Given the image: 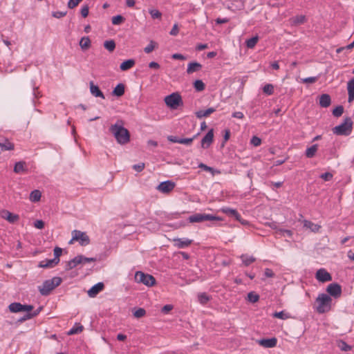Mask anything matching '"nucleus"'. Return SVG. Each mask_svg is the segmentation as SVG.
<instances>
[{
    "instance_id": "dca6fc26",
    "label": "nucleus",
    "mask_w": 354,
    "mask_h": 354,
    "mask_svg": "<svg viewBox=\"0 0 354 354\" xmlns=\"http://www.w3.org/2000/svg\"><path fill=\"white\" fill-rule=\"evenodd\" d=\"M0 216L10 223H15L19 218V215L12 214L6 209H3L0 212Z\"/></svg>"
},
{
    "instance_id": "f03ea898",
    "label": "nucleus",
    "mask_w": 354,
    "mask_h": 354,
    "mask_svg": "<svg viewBox=\"0 0 354 354\" xmlns=\"http://www.w3.org/2000/svg\"><path fill=\"white\" fill-rule=\"evenodd\" d=\"M333 306L332 298L326 293H321L315 299L314 309L319 314L329 312Z\"/></svg>"
},
{
    "instance_id": "393cba45",
    "label": "nucleus",
    "mask_w": 354,
    "mask_h": 354,
    "mask_svg": "<svg viewBox=\"0 0 354 354\" xmlns=\"http://www.w3.org/2000/svg\"><path fill=\"white\" fill-rule=\"evenodd\" d=\"M216 111V109L214 107H209L206 110H200L196 112V116L198 118H202L203 117H207L210 114Z\"/></svg>"
},
{
    "instance_id": "b1692460",
    "label": "nucleus",
    "mask_w": 354,
    "mask_h": 354,
    "mask_svg": "<svg viewBox=\"0 0 354 354\" xmlns=\"http://www.w3.org/2000/svg\"><path fill=\"white\" fill-rule=\"evenodd\" d=\"M59 262H57V261L54 258L52 259H45L39 262V267L53 268Z\"/></svg>"
},
{
    "instance_id": "0e129e2a",
    "label": "nucleus",
    "mask_w": 354,
    "mask_h": 354,
    "mask_svg": "<svg viewBox=\"0 0 354 354\" xmlns=\"http://www.w3.org/2000/svg\"><path fill=\"white\" fill-rule=\"evenodd\" d=\"M32 88H33V95L35 96V97L37 98L39 97V92L37 91V87H36L35 86V83L32 81Z\"/></svg>"
},
{
    "instance_id": "ea45409f",
    "label": "nucleus",
    "mask_w": 354,
    "mask_h": 354,
    "mask_svg": "<svg viewBox=\"0 0 354 354\" xmlns=\"http://www.w3.org/2000/svg\"><path fill=\"white\" fill-rule=\"evenodd\" d=\"M263 91L268 95H272L274 93V86L271 84H267L263 86Z\"/></svg>"
},
{
    "instance_id": "774afa93",
    "label": "nucleus",
    "mask_w": 354,
    "mask_h": 354,
    "mask_svg": "<svg viewBox=\"0 0 354 354\" xmlns=\"http://www.w3.org/2000/svg\"><path fill=\"white\" fill-rule=\"evenodd\" d=\"M230 21V19L228 18H217L216 19V23L217 24H225V23H227L228 21Z\"/></svg>"
},
{
    "instance_id": "680f3d73",
    "label": "nucleus",
    "mask_w": 354,
    "mask_h": 354,
    "mask_svg": "<svg viewBox=\"0 0 354 354\" xmlns=\"http://www.w3.org/2000/svg\"><path fill=\"white\" fill-rule=\"evenodd\" d=\"M32 318H33L32 315H31L30 311H29V312H26V314L25 315H24L22 317H21L19 321V322H24V321H26L28 319H30Z\"/></svg>"
},
{
    "instance_id": "a19ab883",
    "label": "nucleus",
    "mask_w": 354,
    "mask_h": 354,
    "mask_svg": "<svg viewBox=\"0 0 354 354\" xmlns=\"http://www.w3.org/2000/svg\"><path fill=\"white\" fill-rule=\"evenodd\" d=\"M343 113H344V107L342 105H339V106H336L333 110V115L335 117H340L343 114Z\"/></svg>"
},
{
    "instance_id": "4d7b16f0",
    "label": "nucleus",
    "mask_w": 354,
    "mask_h": 354,
    "mask_svg": "<svg viewBox=\"0 0 354 354\" xmlns=\"http://www.w3.org/2000/svg\"><path fill=\"white\" fill-rule=\"evenodd\" d=\"M198 167L201 169H203V170H205L206 171L213 172V171H214V169L212 167H209V166L205 165L204 163L199 164Z\"/></svg>"
},
{
    "instance_id": "8fccbe9b",
    "label": "nucleus",
    "mask_w": 354,
    "mask_h": 354,
    "mask_svg": "<svg viewBox=\"0 0 354 354\" xmlns=\"http://www.w3.org/2000/svg\"><path fill=\"white\" fill-rule=\"evenodd\" d=\"M252 145L254 147H258L261 143V140L257 136H253L250 140Z\"/></svg>"
},
{
    "instance_id": "2f4dec72",
    "label": "nucleus",
    "mask_w": 354,
    "mask_h": 354,
    "mask_svg": "<svg viewBox=\"0 0 354 354\" xmlns=\"http://www.w3.org/2000/svg\"><path fill=\"white\" fill-rule=\"evenodd\" d=\"M80 46L82 50L88 49L91 46V40L88 37H83L80 41Z\"/></svg>"
},
{
    "instance_id": "79ce46f5",
    "label": "nucleus",
    "mask_w": 354,
    "mask_h": 354,
    "mask_svg": "<svg viewBox=\"0 0 354 354\" xmlns=\"http://www.w3.org/2000/svg\"><path fill=\"white\" fill-rule=\"evenodd\" d=\"M248 299L251 303H255L259 301V296L253 292H250L248 294Z\"/></svg>"
},
{
    "instance_id": "13d9d810",
    "label": "nucleus",
    "mask_w": 354,
    "mask_h": 354,
    "mask_svg": "<svg viewBox=\"0 0 354 354\" xmlns=\"http://www.w3.org/2000/svg\"><path fill=\"white\" fill-rule=\"evenodd\" d=\"M173 309V306L171 304H167L164 306L162 308V313L165 314H167L169 311Z\"/></svg>"
},
{
    "instance_id": "6ab92c4d",
    "label": "nucleus",
    "mask_w": 354,
    "mask_h": 354,
    "mask_svg": "<svg viewBox=\"0 0 354 354\" xmlns=\"http://www.w3.org/2000/svg\"><path fill=\"white\" fill-rule=\"evenodd\" d=\"M104 287L102 282H99L93 286L88 290V295L90 297H95L100 292H101Z\"/></svg>"
},
{
    "instance_id": "f257e3e1",
    "label": "nucleus",
    "mask_w": 354,
    "mask_h": 354,
    "mask_svg": "<svg viewBox=\"0 0 354 354\" xmlns=\"http://www.w3.org/2000/svg\"><path fill=\"white\" fill-rule=\"evenodd\" d=\"M109 130L119 144L125 145L129 142V132L123 127L122 121H118L115 124L111 125Z\"/></svg>"
},
{
    "instance_id": "cd10ccee",
    "label": "nucleus",
    "mask_w": 354,
    "mask_h": 354,
    "mask_svg": "<svg viewBox=\"0 0 354 354\" xmlns=\"http://www.w3.org/2000/svg\"><path fill=\"white\" fill-rule=\"evenodd\" d=\"M124 93V85L122 83L118 84L112 91V95L117 97H121Z\"/></svg>"
},
{
    "instance_id": "69168bd1",
    "label": "nucleus",
    "mask_w": 354,
    "mask_h": 354,
    "mask_svg": "<svg viewBox=\"0 0 354 354\" xmlns=\"http://www.w3.org/2000/svg\"><path fill=\"white\" fill-rule=\"evenodd\" d=\"M232 117L235 118L242 119L244 117V115L241 111H236L232 113Z\"/></svg>"
},
{
    "instance_id": "bb28decb",
    "label": "nucleus",
    "mask_w": 354,
    "mask_h": 354,
    "mask_svg": "<svg viewBox=\"0 0 354 354\" xmlns=\"http://www.w3.org/2000/svg\"><path fill=\"white\" fill-rule=\"evenodd\" d=\"M242 263L244 266H248L256 261V259L253 256L244 254L240 257Z\"/></svg>"
},
{
    "instance_id": "6e6d98bb",
    "label": "nucleus",
    "mask_w": 354,
    "mask_h": 354,
    "mask_svg": "<svg viewBox=\"0 0 354 354\" xmlns=\"http://www.w3.org/2000/svg\"><path fill=\"white\" fill-rule=\"evenodd\" d=\"M133 169L135 171H136L138 172H140L145 168V164L144 163H139V164L134 165L133 166Z\"/></svg>"
},
{
    "instance_id": "e433bc0d",
    "label": "nucleus",
    "mask_w": 354,
    "mask_h": 354,
    "mask_svg": "<svg viewBox=\"0 0 354 354\" xmlns=\"http://www.w3.org/2000/svg\"><path fill=\"white\" fill-rule=\"evenodd\" d=\"M125 21V19L122 15H116L112 17L111 22L113 25H120Z\"/></svg>"
},
{
    "instance_id": "f8f14e48",
    "label": "nucleus",
    "mask_w": 354,
    "mask_h": 354,
    "mask_svg": "<svg viewBox=\"0 0 354 354\" xmlns=\"http://www.w3.org/2000/svg\"><path fill=\"white\" fill-rule=\"evenodd\" d=\"M316 279L320 283H326L332 281L331 274L325 269L320 268L315 273Z\"/></svg>"
},
{
    "instance_id": "de8ad7c7",
    "label": "nucleus",
    "mask_w": 354,
    "mask_h": 354,
    "mask_svg": "<svg viewBox=\"0 0 354 354\" xmlns=\"http://www.w3.org/2000/svg\"><path fill=\"white\" fill-rule=\"evenodd\" d=\"M62 250L59 247H55L54 249V259L57 262H59V257L62 255Z\"/></svg>"
},
{
    "instance_id": "37998d69",
    "label": "nucleus",
    "mask_w": 354,
    "mask_h": 354,
    "mask_svg": "<svg viewBox=\"0 0 354 354\" xmlns=\"http://www.w3.org/2000/svg\"><path fill=\"white\" fill-rule=\"evenodd\" d=\"M83 330V326L81 325L79 326H74L73 328H71L69 331L68 332V335H74L77 334L80 332H82Z\"/></svg>"
},
{
    "instance_id": "4c0bfd02",
    "label": "nucleus",
    "mask_w": 354,
    "mask_h": 354,
    "mask_svg": "<svg viewBox=\"0 0 354 354\" xmlns=\"http://www.w3.org/2000/svg\"><path fill=\"white\" fill-rule=\"evenodd\" d=\"M194 86L197 91H202L205 87V84L200 80H197L194 82Z\"/></svg>"
},
{
    "instance_id": "6e6552de",
    "label": "nucleus",
    "mask_w": 354,
    "mask_h": 354,
    "mask_svg": "<svg viewBox=\"0 0 354 354\" xmlns=\"http://www.w3.org/2000/svg\"><path fill=\"white\" fill-rule=\"evenodd\" d=\"M166 105L171 109H176L183 104L181 96L177 93H173L167 95L164 100Z\"/></svg>"
},
{
    "instance_id": "4be33fe9",
    "label": "nucleus",
    "mask_w": 354,
    "mask_h": 354,
    "mask_svg": "<svg viewBox=\"0 0 354 354\" xmlns=\"http://www.w3.org/2000/svg\"><path fill=\"white\" fill-rule=\"evenodd\" d=\"M331 104V98L328 94H322L319 98V104L321 107H328Z\"/></svg>"
},
{
    "instance_id": "c9c22d12",
    "label": "nucleus",
    "mask_w": 354,
    "mask_h": 354,
    "mask_svg": "<svg viewBox=\"0 0 354 354\" xmlns=\"http://www.w3.org/2000/svg\"><path fill=\"white\" fill-rule=\"evenodd\" d=\"M337 346L342 351H349L352 348L350 345L347 344L346 342L343 340H340L337 342Z\"/></svg>"
},
{
    "instance_id": "a18cd8bd",
    "label": "nucleus",
    "mask_w": 354,
    "mask_h": 354,
    "mask_svg": "<svg viewBox=\"0 0 354 354\" xmlns=\"http://www.w3.org/2000/svg\"><path fill=\"white\" fill-rule=\"evenodd\" d=\"M146 314V310L144 308H140L137 309L134 313L133 315L136 318H141Z\"/></svg>"
},
{
    "instance_id": "4468645a",
    "label": "nucleus",
    "mask_w": 354,
    "mask_h": 354,
    "mask_svg": "<svg viewBox=\"0 0 354 354\" xmlns=\"http://www.w3.org/2000/svg\"><path fill=\"white\" fill-rule=\"evenodd\" d=\"M222 212L228 215L229 216L234 217V218L241 222L243 225L248 224V221L243 220L240 214L234 209H231L230 207H223L221 209Z\"/></svg>"
},
{
    "instance_id": "052dcab7",
    "label": "nucleus",
    "mask_w": 354,
    "mask_h": 354,
    "mask_svg": "<svg viewBox=\"0 0 354 354\" xmlns=\"http://www.w3.org/2000/svg\"><path fill=\"white\" fill-rule=\"evenodd\" d=\"M178 24H175L173 26V27H172V28H171V31H170L169 34H170L171 35L176 36V35H178Z\"/></svg>"
},
{
    "instance_id": "72a5a7b5",
    "label": "nucleus",
    "mask_w": 354,
    "mask_h": 354,
    "mask_svg": "<svg viewBox=\"0 0 354 354\" xmlns=\"http://www.w3.org/2000/svg\"><path fill=\"white\" fill-rule=\"evenodd\" d=\"M258 41H259L258 36L252 37V38L246 40V41H245L246 46L248 48H253L257 44Z\"/></svg>"
},
{
    "instance_id": "9d476101",
    "label": "nucleus",
    "mask_w": 354,
    "mask_h": 354,
    "mask_svg": "<svg viewBox=\"0 0 354 354\" xmlns=\"http://www.w3.org/2000/svg\"><path fill=\"white\" fill-rule=\"evenodd\" d=\"M34 308L32 305L21 304L19 302H13L8 306V309L11 313H17L19 312H29Z\"/></svg>"
},
{
    "instance_id": "a878e982",
    "label": "nucleus",
    "mask_w": 354,
    "mask_h": 354,
    "mask_svg": "<svg viewBox=\"0 0 354 354\" xmlns=\"http://www.w3.org/2000/svg\"><path fill=\"white\" fill-rule=\"evenodd\" d=\"M135 60L133 59L125 60L124 62L121 63L120 68L122 71H126L131 68L135 65Z\"/></svg>"
},
{
    "instance_id": "c756f323",
    "label": "nucleus",
    "mask_w": 354,
    "mask_h": 354,
    "mask_svg": "<svg viewBox=\"0 0 354 354\" xmlns=\"http://www.w3.org/2000/svg\"><path fill=\"white\" fill-rule=\"evenodd\" d=\"M41 196V192L39 190L35 189L30 194V201L33 203L38 202L40 200Z\"/></svg>"
},
{
    "instance_id": "49530a36",
    "label": "nucleus",
    "mask_w": 354,
    "mask_h": 354,
    "mask_svg": "<svg viewBox=\"0 0 354 354\" xmlns=\"http://www.w3.org/2000/svg\"><path fill=\"white\" fill-rule=\"evenodd\" d=\"M277 234L287 236L290 237L292 236V232L289 230L279 229L276 231Z\"/></svg>"
},
{
    "instance_id": "423d86ee",
    "label": "nucleus",
    "mask_w": 354,
    "mask_h": 354,
    "mask_svg": "<svg viewBox=\"0 0 354 354\" xmlns=\"http://www.w3.org/2000/svg\"><path fill=\"white\" fill-rule=\"evenodd\" d=\"M135 281L139 283H143L147 286H153L156 283L155 278L149 274L142 271H137L135 274Z\"/></svg>"
},
{
    "instance_id": "864d4df0",
    "label": "nucleus",
    "mask_w": 354,
    "mask_h": 354,
    "mask_svg": "<svg viewBox=\"0 0 354 354\" xmlns=\"http://www.w3.org/2000/svg\"><path fill=\"white\" fill-rule=\"evenodd\" d=\"M34 226H35V227H36L37 229L41 230L44 227V222L41 220H37L34 223Z\"/></svg>"
},
{
    "instance_id": "338daca9",
    "label": "nucleus",
    "mask_w": 354,
    "mask_h": 354,
    "mask_svg": "<svg viewBox=\"0 0 354 354\" xmlns=\"http://www.w3.org/2000/svg\"><path fill=\"white\" fill-rule=\"evenodd\" d=\"M171 57L174 59H180V60H184L185 59L184 55H183L182 54H179V53L173 54Z\"/></svg>"
},
{
    "instance_id": "a211bd4d",
    "label": "nucleus",
    "mask_w": 354,
    "mask_h": 354,
    "mask_svg": "<svg viewBox=\"0 0 354 354\" xmlns=\"http://www.w3.org/2000/svg\"><path fill=\"white\" fill-rule=\"evenodd\" d=\"M174 246L178 248H185L188 247L192 243V240L187 238H176L174 239Z\"/></svg>"
},
{
    "instance_id": "f704fd0d",
    "label": "nucleus",
    "mask_w": 354,
    "mask_h": 354,
    "mask_svg": "<svg viewBox=\"0 0 354 354\" xmlns=\"http://www.w3.org/2000/svg\"><path fill=\"white\" fill-rule=\"evenodd\" d=\"M104 48L109 52H112L115 48V43L113 40H106L104 43Z\"/></svg>"
},
{
    "instance_id": "c03bdc74",
    "label": "nucleus",
    "mask_w": 354,
    "mask_h": 354,
    "mask_svg": "<svg viewBox=\"0 0 354 354\" xmlns=\"http://www.w3.org/2000/svg\"><path fill=\"white\" fill-rule=\"evenodd\" d=\"M153 19H161L162 13L156 9H151L149 11Z\"/></svg>"
},
{
    "instance_id": "7c9ffc66",
    "label": "nucleus",
    "mask_w": 354,
    "mask_h": 354,
    "mask_svg": "<svg viewBox=\"0 0 354 354\" xmlns=\"http://www.w3.org/2000/svg\"><path fill=\"white\" fill-rule=\"evenodd\" d=\"M0 147L2 150L10 151L14 149V145L8 139H4L3 142L0 140Z\"/></svg>"
},
{
    "instance_id": "aec40b11",
    "label": "nucleus",
    "mask_w": 354,
    "mask_h": 354,
    "mask_svg": "<svg viewBox=\"0 0 354 354\" xmlns=\"http://www.w3.org/2000/svg\"><path fill=\"white\" fill-rule=\"evenodd\" d=\"M89 87L90 92L92 94V95L96 97H100L102 99L105 98L104 93L101 91L98 86L94 84L93 82L91 81L89 82Z\"/></svg>"
},
{
    "instance_id": "5fc2aeb1",
    "label": "nucleus",
    "mask_w": 354,
    "mask_h": 354,
    "mask_svg": "<svg viewBox=\"0 0 354 354\" xmlns=\"http://www.w3.org/2000/svg\"><path fill=\"white\" fill-rule=\"evenodd\" d=\"M321 178L326 181L330 180L333 178V174L330 172H326L321 175Z\"/></svg>"
},
{
    "instance_id": "09e8293b",
    "label": "nucleus",
    "mask_w": 354,
    "mask_h": 354,
    "mask_svg": "<svg viewBox=\"0 0 354 354\" xmlns=\"http://www.w3.org/2000/svg\"><path fill=\"white\" fill-rule=\"evenodd\" d=\"M155 48V42L153 41H151L149 44L145 48L144 51L146 53H151Z\"/></svg>"
},
{
    "instance_id": "20e7f679",
    "label": "nucleus",
    "mask_w": 354,
    "mask_h": 354,
    "mask_svg": "<svg viewBox=\"0 0 354 354\" xmlns=\"http://www.w3.org/2000/svg\"><path fill=\"white\" fill-rule=\"evenodd\" d=\"M353 130V121L351 118H346L344 122L333 129V133L337 136H349Z\"/></svg>"
},
{
    "instance_id": "0eeeda50",
    "label": "nucleus",
    "mask_w": 354,
    "mask_h": 354,
    "mask_svg": "<svg viewBox=\"0 0 354 354\" xmlns=\"http://www.w3.org/2000/svg\"><path fill=\"white\" fill-rule=\"evenodd\" d=\"M221 220H222L221 218L216 216H214L212 214H200V213L194 214L188 218V221L190 223H202V222L206 221H221Z\"/></svg>"
},
{
    "instance_id": "ddd939ff",
    "label": "nucleus",
    "mask_w": 354,
    "mask_h": 354,
    "mask_svg": "<svg viewBox=\"0 0 354 354\" xmlns=\"http://www.w3.org/2000/svg\"><path fill=\"white\" fill-rule=\"evenodd\" d=\"M176 184L171 180H166L160 183L156 187L157 190L163 194L171 192L175 187Z\"/></svg>"
},
{
    "instance_id": "412c9836",
    "label": "nucleus",
    "mask_w": 354,
    "mask_h": 354,
    "mask_svg": "<svg viewBox=\"0 0 354 354\" xmlns=\"http://www.w3.org/2000/svg\"><path fill=\"white\" fill-rule=\"evenodd\" d=\"M347 91L348 95V102L351 103L354 100V77L347 82Z\"/></svg>"
},
{
    "instance_id": "39448f33",
    "label": "nucleus",
    "mask_w": 354,
    "mask_h": 354,
    "mask_svg": "<svg viewBox=\"0 0 354 354\" xmlns=\"http://www.w3.org/2000/svg\"><path fill=\"white\" fill-rule=\"evenodd\" d=\"M95 261L96 259L95 258H89L83 255H77L66 263L65 269L66 270H70L80 264L84 265L86 263L95 262Z\"/></svg>"
},
{
    "instance_id": "7ed1b4c3",
    "label": "nucleus",
    "mask_w": 354,
    "mask_h": 354,
    "mask_svg": "<svg viewBox=\"0 0 354 354\" xmlns=\"http://www.w3.org/2000/svg\"><path fill=\"white\" fill-rule=\"evenodd\" d=\"M62 281L61 277H55L44 281L41 286H38V290L41 295L47 296L53 290L59 286Z\"/></svg>"
},
{
    "instance_id": "2eb2a0df",
    "label": "nucleus",
    "mask_w": 354,
    "mask_h": 354,
    "mask_svg": "<svg viewBox=\"0 0 354 354\" xmlns=\"http://www.w3.org/2000/svg\"><path fill=\"white\" fill-rule=\"evenodd\" d=\"M214 140V130L211 129L201 140V147L207 149Z\"/></svg>"
},
{
    "instance_id": "473e14b6",
    "label": "nucleus",
    "mask_w": 354,
    "mask_h": 354,
    "mask_svg": "<svg viewBox=\"0 0 354 354\" xmlns=\"http://www.w3.org/2000/svg\"><path fill=\"white\" fill-rule=\"evenodd\" d=\"M198 300L200 304L205 305L210 300V297L207 293L202 292L198 295Z\"/></svg>"
},
{
    "instance_id": "bf43d9fd",
    "label": "nucleus",
    "mask_w": 354,
    "mask_h": 354,
    "mask_svg": "<svg viewBox=\"0 0 354 354\" xmlns=\"http://www.w3.org/2000/svg\"><path fill=\"white\" fill-rule=\"evenodd\" d=\"M264 275L266 277H274V272L271 269L266 268L265 270H264Z\"/></svg>"
},
{
    "instance_id": "c85d7f7f",
    "label": "nucleus",
    "mask_w": 354,
    "mask_h": 354,
    "mask_svg": "<svg viewBox=\"0 0 354 354\" xmlns=\"http://www.w3.org/2000/svg\"><path fill=\"white\" fill-rule=\"evenodd\" d=\"M27 170L26 162L19 161L15 163L14 167V171L17 174L24 172Z\"/></svg>"
},
{
    "instance_id": "f3484780",
    "label": "nucleus",
    "mask_w": 354,
    "mask_h": 354,
    "mask_svg": "<svg viewBox=\"0 0 354 354\" xmlns=\"http://www.w3.org/2000/svg\"><path fill=\"white\" fill-rule=\"evenodd\" d=\"M258 344L264 348H273L276 346L277 339L276 337L270 339H261L257 341Z\"/></svg>"
},
{
    "instance_id": "9b49d317",
    "label": "nucleus",
    "mask_w": 354,
    "mask_h": 354,
    "mask_svg": "<svg viewBox=\"0 0 354 354\" xmlns=\"http://www.w3.org/2000/svg\"><path fill=\"white\" fill-rule=\"evenodd\" d=\"M326 291L330 297H333L337 299L342 295V287L337 283H332L327 286Z\"/></svg>"
},
{
    "instance_id": "5701e85b",
    "label": "nucleus",
    "mask_w": 354,
    "mask_h": 354,
    "mask_svg": "<svg viewBox=\"0 0 354 354\" xmlns=\"http://www.w3.org/2000/svg\"><path fill=\"white\" fill-rule=\"evenodd\" d=\"M202 68V65L198 62H190L187 65V73L192 74L194 72L198 71Z\"/></svg>"
},
{
    "instance_id": "e2e57ef3",
    "label": "nucleus",
    "mask_w": 354,
    "mask_h": 354,
    "mask_svg": "<svg viewBox=\"0 0 354 354\" xmlns=\"http://www.w3.org/2000/svg\"><path fill=\"white\" fill-rule=\"evenodd\" d=\"M167 140L174 143H180V138L174 136H167Z\"/></svg>"
},
{
    "instance_id": "1a4fd4ad",
    "label": "nucleus",
    "mask_w": 354,
    "mask_h": 354,
    "mask_svg": "<svg viewBox=\"0 0 354 354\" xmlns=\"http://www.w3.org/2000/svg\"><path fill=\"white\" fill-rule=\"evenodd\" d=\"M72 234L73 238L69 241V243H72L73 241H79L80 244L82 246L89 244L90 239L85 232L79 230H73Z\"/></svg>"
},
{
    "instance_id": "58836bf2",
    "label": "nucleus",
    "mask_w": 354,
    "mask_h": 354,
    "mask_svg": "<svg viewBox=\"0 0 354 354\" xmlns=\"http://www.w3.org/2000/svg\"><path fill=\"white\" fill-rule=\"evenodd\" d=\"M273 317L279 318L281 319H286L290 317L289 315L283 311L275 312L272 315Z\"/></svg>"
},
{
    "instance_id": "3c124183",
    "label": "nucleus",
    "mask_w": 354,
    "mask_h": 354,
    "mask_svg": "<svg viewBox=\"0 0 354 354\" xmlns=\"http://www.w3.org/2000/svg\"><path fill=\"white\" fill-rule=\"evenodd\" d=\"M88 6L87 5L83 6L81 8L80 12L83 17H86L88 15Z\"/></svg>"
},
{
    "instance_id": "603ef678",
    "label": "nucleus",
    "mask_w": 354,
    "mask_h": 354,
    "mask_svg": "<svg viewBox=\"0 0 354 354\" xmlns=\"http://www.w3.org/2000/svg\"><path fill=\"white\" fill-rule=\"evenodd\" d=\"M194 140V138H180V144H183L185 145H190Z\"/></svg>"
}]
</instances>
